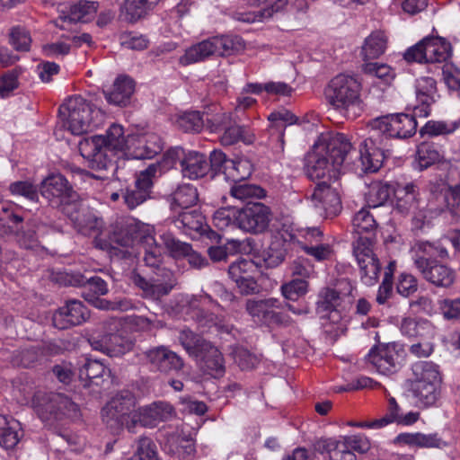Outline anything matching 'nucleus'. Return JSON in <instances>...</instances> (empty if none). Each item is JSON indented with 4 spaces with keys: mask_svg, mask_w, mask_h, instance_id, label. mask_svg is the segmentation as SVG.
I'll list each match as a JSON object with an SVG mask.
<instances>
[{
    "mask_svg": "<svg viewBox=\"0 0 460 460\" xmlns=\"http://www.w3.org/2000/svg\"><path fill=\"white\" fill-rule=\"evenodd\" d=\"M131 136L125 137L122 126L112 124L105 136L97 135L82 139L78 144L79 152L91 169L107 170L113 165L111 154L122 152L128 157V137Z\"/></svg>",
    "mask_w": 460,
    "mask_h": 460,
    "instance_id": "obj_5",
    "label": "nucleus"
},
{
    "mask_svg": "<svg viewBox=\"0 0 460 460\" xmlns=\"http://www.w3.org/2000/svg\"><path fill=\"white\" fill-rule=\"evenodd\" d=\"M89 318L87 308L78 300H69L57 310L52 317L53 325L65 330L74 325L81 324Z\"/></svg>",
    "mask_w": 460,
    "mask_h": 460,
    "instance_id": "obj_22",
    "label": "nucleus"
},
{
    "mask_svg": "<svg viewBox=\"0 0 460 460\" xmlns=\"http://www.w3.org/2000/svg\"><path fill=\"white\" fill-rule=\"evenodd\" d=\"M399 443L412 447L426 448L442 447L446 443L438 436V434H424L420 432L402 433L396 438Z\"/></svg>",
    "mask_w": 460,
    "mask_h": 460,
    "instance_id": "obj_35",
    "label": "nucleus"
},
{
    "mask_svg": "<svg viewBox=\"0 0 460 460\" xmlns=\"http://www.w3.org/2000/svg\"><path fill=\"white\" fill-rule=\"evenodd\" d=\"M352 146L341 133L322 134L308 155L306 175L311 180L338 179L341 172L351 168Z\"/></svg>",
    "mask_w": 460,
    "mask_h": 460,
    "instance_id": "obj_2",
    "label": "nucleus"
},
{
    "mask_svg": "<svg viewBox=\"0 0 460 460\" xmlns=\"http://www.w3.org/2000/svg\"><path fill=\"white\" fill-rule=\"evenodd\" d=\"M415 93L417 105L413 111L415 116L426 118L430 114V106L436 102V81L429 76L420 77L416 80Z\"/></svg>",
    "mask_w": 460,
    "mask_h": 460,
    "instance_id": "obj_24",
    "label": "nucleus"
},
{
    "mask_svg": "<svg viewBox=\"0 0 460 460\" xmlns=\"http://www.w3.org/2000/svg\"><path fill=\"white\" fill-rule=\"evenodd\" d=\"M181 168L184 177L197 180L208 172L209 163L203 154L197 151H187L181 162Z\"/></svg>",
    "mask_w": 460,
    "mask_h": 460,
    "instance_id": "obj_29",
    "label": "nucleus"
},
{
    "mask_svg": "<svg viewBox=\"0 0 460 460\" xmlns=\"http://www.w3.org/2000/svg\"><path fill=\"white\" fill-rule=\"evenodd\" d=\"M199 368L207 375L217 378L225 374V359L221 351L210 342L194 358Z\"/></svg>",
    "mask_w": 460,
    "mask_h": 460,
    "instance_id": "obj_25",
    "label": "nucleus"
},
{
    "mask_svg": "<svg viewBox=\"0 0 460 460\" xmlns=\"http://www.w3.org/2000/svg\"><path fill=\"white\" fill-rule=\"evenodd\" d=\"M165 447L169 453L182 460L188 459L195 452V447L192 439L178 435L170 436L167 438Z\"/></svg>",
    "mask_w": 460,
    "mask_h": 460,
    "instance_id": "obj_41",
    "label": "nucleus"
},
{
    "mask_svg": "<svg viewBox=\"0 0 460 460\" xmlns=\"http://www.w3.org/2000/svg\"><path fill=\"white\" fill-rule=\"evenodd\" d=\"M184 153L185 151L181 147L169 149L164 155L162 161L158 164H155L156 165V171L159 169L162 172L174 167L177 162H181Z\"/></svg>",
    "mask_w": 460,
    "mask_h": 460,
    "instance_id": "obj_61",
    "label": "nucleus"
},
{
    "mask_svg": "<svg viewBox=\"0 0 460 460\" xmlns=\"http://www.w3.org/2000/svg\"><path fill=\"white\" fill-rule=\"evenodd\" d=\"M244 47V41L240 36H214L188 48L180 58L179 62L182 66H189L202 62L214 55L229 56L243 50Z\"/></svg>",
    "mask_w": 460,
    "mask_h": 460,
    "instance_id": "obj_8",
    "label": "nucleus"
},
{
    "mask_svg": "<svg viewBox=\"0 0 460 460\" xmlns=\"http://www.w3.org/2000/svg\"><path fill=\"white\" fill-rule=\"evenodd\" d=\"M71 283L78 286L86 284L89 291L93 292V295L95 296L105 295L108 292L106 282L100 277H93L86 280H84L83 277H79Z\"/></svg>",
    "mask_w": 460,
    "mask_h": 460,
    "instance_id": "obj_63",
    "label": "nucleus"
},
{
    "mask_svg": "<svg viewBox=\"0 0 460 460\" xmlns=\"http://www.w3.org/2000/svg\"><path fill=\"white\" fill-rule=\"evenodd\" d=\"M394 208L401 214H408L417 208L418 190L413 183L398 185L394 189Z\"/></svg>",
    "mask_w": 460,
    "mask_h": 460,
    "instance_id": "obj_31",
    "label": "nucleus"
},
{
    "mask_svg": "<svg viewBox=\"0 0 460 460\" xmlns=\"http://www.w3.org/2000/svg\"><path fill=\"white\" fill-rule=\"evenodd\" d=\"M394 189L387 182L374 181L369 185L366 199L369 207L383 206L389 199Z\"/></svg>",
    "mask_w": 460,
    "mask_h": 460,
    "instance_id": "obj_42",
    "label": "nucleus"
},
{
    "mask_svg": "<svg viewBox=\"0 0 460 460\" xmlns=\"http://www.w3.org/2000/svg\"><path fill=\"white\" fill-rule=\"evenodd\" d=\"M33 405L42 420H48L50 415H58V413L71 419H77L80 415L77 404L59 394L38 393L34 396Z\"/></svg>",
    "mask_w": 460,
    "mask_h": 460,
    "instance_id": "obj_11",
    "label": "nucleus"
},
{
    "mask_svg": "<svg viewBox=\"0 0 460 460\" xmlns=\"http://www.w3.org/2000/svg\"><path fill=\"white\" fill-rule=\"evenodd\" d=\"M256 265L251 260L241 259L233 262L228 269V274L231 279L234 282L243 279V278H249L253 276L256 272Z\"/></svg>",
    "mask_w": 460,
    "mask_h": 460,
    "instance_id": "obj_50",
    "label": "nucleus"
},
{
    "mask_svg": "<svg viewBox=\"0 0 460 460\" xmlns=\"http://www.w3.org/2000/svg\"><path fill=\"white\" fill-rule=\"evenodd\" d=\"M159 0H126L124 5V17L127 21L134 22L151 10Z\"/></svg>",
    "mask_w": 460,
    "mask_h": 460,
    "instance_id": "obj_43",
    "label": "nucleus"
},
{
    "mask_svg": "<svg viewBox=\"0 0 460 460\" xmlns=\"http://www.w3.org/2000/svg\"><path fill=\"white\" fill-rule=\"evenodd\" d=\"M106 371V367L99 360L86 359L79 369V376L82 379L93 380L102 377Z\"/></svg>",
    "mask_w": 460,
    "mask_h": 460,
    "instance_id": "obj_56",
    "label": "nucleus"
},
{
    "mask_svg": "<svg viewBox=\"0 0 460 460\" xmlns=\"http://www.w3.org/2000/svg\"><path fill=\"white\" fill-rule=\"evenodd\" d=\"M443 78L449 90L460 89V68L453 63H446L443 66Z\"/></svg>",
    "mask_w": 460,
    "mask_h": 460,
    "instance_id": "obj_64",
    "label": "nucleus"
},
{
    "mask_svg": "<svg viewBox=\"0 0 460 460\" xmlns=\"http://www.w3.org/2000/svg\"><path fill=\"white\" fill-rule=\"evenodd\" d=\"M403 356L400 345L386 343L373 348L367 355V360L378 373L390 375L398 369Z\"/></svg>",
    "mask_w": 460,
    "mask_h": 460,
    "instance_id": "obj_15",
    "label": "nucleus"
},
{
    "mask_svg": "<svg viewBox=\"0 0 460 460\" xmlns=\"http://www.w3.org/2000/svg\"><path fill=\"white\" fill-rule=\"evenodd\" d=\"M59 116L72 134L81 135L96 128L102 114L83 97L74 96L60 106Z\"/></svg>",
    "mask_w": 460,
    "mask_h": 460,
    "instance_id": "obj_7",
    "label": "nucleus"
},
{
    "mask_svg": "<svg viewBox=\"0 0 460 460\" xmlns=\"http://www.w3.org/2000/svg\"><path fill=\"white\" fill-rule=\"evenodd\" d=\"M316 212L324 217L336 216L341 208L340 194L326 181L319 183L309 197Z\"/></svg>",
    "mask_w": 460,
    "mask_h": 460,
    "instance_id": "obj_19",
    "label": "nucleus"
},
{
    "mask_svg": "<svg viewBox=\"0 0 460 460\" xmlns=\"http://www.w3.org/2000/svg\"><path fill=\"white\" fill-rule=\"evenodd\" d=\"M163 149L161 137L153 132H139L128 137V157L152 159Z\"/></svg>",
    "mask_w": 460,
    "mask_h": 460,
    "instance_id": "obj_20",
    "label": "nucleus"
},
{
    "mask_svg": "<svg viewBox=\"0 0 460 460\" xmlns=\"http://www.w3.org/2000/svg\"><path fill=\"white\" fill-rule=\"evenodd\" d=\"M148 362L157 370L164 373L179 371L183 367L182 359L164 346L153 348L146 352Z\"/></svg>",
    "mask_w": 460,
    "mask_h": 460,
    "instance_id": "obj_27",
    "label": "nucleus"
},
{
    "mask_svg": "<svg viewBox=\"0 0 460 460\" xmlns=\"http://www.w3.org/2000/svg\"><path fill=\"white\" fill-rule=\"evenodd\" d=\"M416 158L420 169H425L439 161L440 155L432 144L421 143L419 145Z\"/></svg>",
    "mask_w": 460,
    "mask_h": 460,
    "instance_id": "obj_54",
    "label": "nucleus"
},
{
    "mask_svg": "<svg viewBox=\"0 0 460 460\" xmlns=\"http://www.w3.org/2000/svg\"><path fill=\"white\" fill-rule=\"evenodd\" d=\"M450 44L442 38H425L404 55L407 61L419 63L445 62L451 56Z\"/></svg>",
    "mask_w": 460,
    "mask_h": 460,
    "instance_id": "obj_10",
    "label": "nucleus"
},
{
    "mask_svg": "<svg viewBox=\"0 0 460 460\" xmlns=\"http://www.w3.org/2000/svg\"><path fill=\"white\" fill-rule=\"evenodd\" d=\"M179 341L190 357L195 358L209 342L195 334L193 332L183 329L179 334Z\"/></svg>",
    "mask_w": 460,
    "mask_h": 460,
    "instance_id": "obj_44",
    "label": "nucleus"
},
{
    "mask_svg": "<svg viewBox=\"0 0 460 460\" xmlns=\"http://www.w3.org/2000/svg\"><path fill=\"white\" fill-rule=\"evenodd\" d=\"M231 196L241 201H248L251 199H260L265 196L264 190L261 187L248 183L235 182L230 190Z\"/></svg>",
    "mask_w": 460,
    "mask_h": 460,
    "instance_id": "obj_47",
    "label": "nucleus"
},
{
    "mask_svg": "<svg viewBox=\"0 0 460 460\" xmlns=\"http://www.w3.org/2000/svg\"><path fill=\"white\" fill-rule=\"evenodd\" d=\"M459 127L456 121L429 120L420 130L421 136L437 137L455 132Z\"/></svg>",
    "mask_w": 460,
    "mask_h": 460,
    "instance_id": "obj_48",
    "label": "nucleus"
},
{
    "mask_svg": "<svg viewBox=\"0 0 460 460\" xmlns=\"http://www.w3.org/2000/svg\"><path fill=\"white\" fill-rule=\"evenodd\" d=\"M9 190L13 195L22 196L31 201H37L39 198L38 188L28 181L11 183Z\"/></svg>",
    "mask_w": 460,
    "mask_h": 460,
    "instance_id": "obj_57",
    "label": "nucleus"
},
{
    "mask_svg": "<svg viewBox=\"0 0 460 460\" xmlns=\"http://www.w3.org/2000/svg\"><path fill=\"white\" fill-rule=\"evenodd\" d=\"M307 8L305 0H277L272 5L259 12L238 9L231 13L232 19L243 23L262 22L271 18L274 13L285 11L289 13L305 12Z\"/></svg>",
    "mask_w": 460,
    "mask_h": 460,
    "instance_id": "obj_13",
    "label": "nucleus"
},
{
    "mask_svg": "<svg viewBox=\"0 0 460 460\" xmlns=\"http://www.w3.org/2000/svg\"><path fill=\"white\" fill-rule=\"evenodd\" d=\"M317 449L326 453L330 460H357L354 453L342 444L333 438H324L317 442Z\"/></svg>",
    "mask_w": 460,
    "mask_h": 460,
    "instance_id": "obj_36",
    "label": "nucleus"
},
{
    "mask_svg": "<svg viewBox=\"0 0 460 460\" xmlns=\"http://www.w3.org/2000/svg\"><path fill=\"white\" fill-rule=\"evenodd\" d=\"M175 124L185 132H199L204 119L199 111H186L177 115Z\"/></svg>",
    "mask_w": 460,
    "mask_h": 460,
    "instance_id": "obj_46",
    "label": "nucleus"
},
{
    "mask_svg": "<svg viewBox=\"0 0 460 460\" xmlns=\"http://www.w3.org/2000/svg\"><path fill=\"white\" fill-rule=\"evenodd\" d=\"M177 228L184 234L193 236L196 234H204L208 230L205 217L197 210L184 211L174 220Z\"/></svg>",
    "mask_w": 460,
    "mask_h": 460,
    "instance_id": "obj_30",
    "label": "nucleus"
},
{
    "mask_svg": "<svg viewBox=\"0 0 460 460\" xmlns=\"http://www.w3.org/2000/svg\"><path fill=\"white\" fill-rule=\"evenodd\" d=\"M286 257L284 243L279 239L273 241L265 252L264 261L268 267L274 268L279 265Z\"/></svg>",
    "mask_w": 460,
    "mask_h": 460,
    "instance_id": "obj_55",
    "label": "nucleus"
},
{
    "mask_svg": "<svg viewBox=\"0 0 460 460\" xmlns=\"http://www.w3.org/2000/svg\"><path fill=\"white\" fill-rule=\"evenodd\" d=\"M362 70L366 75L379 79L385 84H390L395 77L394 70L384 63L366 62L362 66Z\"/></svg>",
    "mask_w": 460,
    "mask_h": 460,
    "instance_id": "obj_45",
    "label": "nucleus"
},
{
    "mask_svg": "<svg viewBox=\"0 0 460 460\" xmlns=\"http://www.w3.org/2000/svg\"><path fill=\"white\" fill-rule=\"evenodd\" d=\"M330 105L343 117L353 119L361 111L360 84L350 75H338L325 89Z\"/></svg>",
    "mask_w": 460,
    "mask_h": 460,
    "instance_id": "obj_6",
    "label": "nucleus"
},
{
    "mask_svg": "<svg viewBox=\"0 0 460 460\" xmlns=\"http://www.w3.org/2000/svg\"><path fill=\"white\" fill-rule=\"evenodd\" d=\"M369 127L370 135L360 143L359 158L355 164L356 169H360L363 172H374L382 166L384 161L382 147L385 139L411 137L416 132L417 121L415 115L391 114L373 119Z\"/></svg>",
    "mask_w": 460,
    "mask_h": 460,
    "instance_id": "obj_1",
    "label": "nucleus"
},
{
    "mask_svg": "<svg viewBox=\"0 0 460 460\" xmlns=\"http://www.w3.org/2000/svg\"><path fill=\"white\" fill-rule=\"evenodd\" d=\"M439 385H410V392L418 407L428 408L435 404L438 398Z\"/></svg>",
    "mask_w": 460,
    "mask_h": 460,
    "instance_id": "obj_37",
    "label": "nucleus"
},
{
    "mask_svg": "<svg viewBox=\"0 0 460 460\" xmlns=\"http://www.w3.org/2000/svg\"><path fill=\"white\" fill-rule=\"evenodd\" d=\"M22 437L21 424L16 420H8L0 414V446L5 449L13 448Z\"/></svg>",
    "mask_w": 460,
    "mask_h": 460,
    "instance_id": "obj_34",
    "label": "nucleus"
},
{
    "mask_svg": "<svg viewBox=\"0 0 460 460\" xmlns=\"http://www.w3.org/2000/svg\"><path fill=\"white\" fill-rule=\"evenodd\" d=\"M413 377L410 385H440L441 376L438 367L432 362L420 361L412 366Z\"/></svg>",
    "mask_w": 460,
    "mask_h": 460,
    "instance_id": "obj_33",
    "label": "nucleus"
},
{
    "mask_svg": "<svg viewBox=\"0 0 460 460\" xmlns=\"http://www.w3.org/2000/svg\"><path fill=\"white\" fill-rule=\"evenodd\" d=\"M172 414V408L170 404L163 402H154L137 409L131 415V420L125 422V428L129 432H136L137 426L153 428L159 422L167 420Z\"/></svg>",
    "mask_w": 460,
    "mask_h": 460,
    "instance_id": "obj_17",
    "label": "nucleus"
},
{
    "mask_svg": "<svg viewBox=\"0 0 460 460\" xmlns=\"http://www.w3.org/2000/svg\"><path fill=\"white\" fill-rule=\"evenodd\" d=\"M10 44L18 51H28L31 43V38L25 29L14 27L10 32Z\"/></svg>",
    "mask_w": 460,
    "mask_h": 460,
    "instance_id": "obj_58",
    "label": "nucleus"
},
{
    "mask_svg": "<svg viewBox=\"0 0 460 460\" xmlns=\"http://www.w3.org/2000/svg\"><path fill=\"white\" fill-rule=\"evenodd\" d=\"M371 237H358L354 243L353 253L360 270V278L367 286L376 283L381 266L373 252Z\"/></svg>",
    "mask_w": 460,
    "mask_h": 460,
    "instance_id": "obj_12",
    "label": "nucleus"
},
{
    "mask_svg": "<svg viewBox=\"0 0 460 460\" xmlns=\"http://www.w3.org/2000/svg\"><path fill=\"white\" fill-rule=\"evenodd\" d=\"M240 247V243L236 240H231L226 246H211L208 250V254L213 261H221L227 258L229 253L235 252Z\"/></svg>",
    "mask_w": 460,
    "mask_h": 460,
    "instance_id": "obj_62",
    "label": "nucleus"
},
{
    "mask_svg": "<svg viewBox=\"0 0 460 460\" xmlns=\"http://www.w3.org/2000/svg\"><path fill=\"white\" fill-rule=\"evenodd\" d=\"M40 193L52 206H61L63 213L79 232L89 234L99 227L100 221L77 201V194L63 175L46 178L41 182Z\"/></svg>",
    "mask_w": 460,
    "mask_h": 460,
    "instance_id": "obj_4",
    "label": "nucleus"
},
{
    "mask_svg": "<svg viewBox=\"0 0 460 460\" xmlns=\"http://www.w3.org/2000/svg\"><path fill=\"white\" fill-rule=\"evenodd\" d=\"M352 226L356 234L359 237H371L372 244L374 243V235L376 229V222L370 212L362 208L353 217Z\"/></svg>",
    "mask_w": 460,
    "mask_h": 460,
    "instance_id": "obj_40",
    "label": "nucleus"
},
{
    "mask_svg": "<svg viewBox=\"0 0 460 460\" xmlns=\"http://www.w3.org/2000/svg\"><path fill=\"white\" fill-rule=\"evenodd\" d=\"M402 412L401 408L394 397L388 400V407L385 415L378 420L372 421L368 426L372 429H378L385 427L390 423H399Z\"/></svg>",
    "mask_w": 460,
    "mask_h": 460,
    "instance_id": "obj_52",
    "label": "nucleus"
},
{
    "mask_svg": "<svg viewBox=\"0 0 460 460\" xmlns=\"http://www.w3.org/2000/svg\"><path fill=\"white\" fill-rule=\"evenodd\" d=\"M279 307V301L276 298L263 300L249 299L246 302V311L255 323L264 324H283L290 323L288 316L275 310Z\"/></svg>",
    "mask_w": 460,
    "mask_h": 460,
    "instance_id": "obj_18",
    "label": "nucleus"
},
{
    "mask_svg": "<svg viewBox=\"0 0 460 460\" xmlns=\"http://www.w3.org/2000/svg\"><path fill=\"white\" fill-rule=\"evenodd\" d=\"M134 283L143 291L144 297L157 300L169 294L175 285V279L170 270H165L163 281L160 279L149 280L140 275H136Z\"/></svg>",
    "mask_w": 460,
    "mask_h": 460,
    "instance_id": "obj_26",
    "label": "nucleus"
},
{
    "mask_svg": "<svg viewBox=\"0 0 460 460\" xmlns=\"http://www.w3.org/2000/svg\"><path fill=\"white\" fill-rule=\"evenodd\" d=\"M243 133L244 128L243 127L235 125L233 122L222 131V135L220 136V142L224 146L234 145L239 140H243L247 144L252 143L253 140V137H245Z\"/></svg>",
    "mask_w": 460,
    "mask_h": 460,
    "instance_id": "obj_53",
    "label": "nucleus"
},
{
    "mask_svg": "<svg viewBox=\"0 0 460 460\" xmlns=\"http://www.w3.org/2000/svg\"><path fill=\"white\" fill-rule=\"evenodd\" d=\"M387 39L383 31H374L366 40L362 46V55L365 60L374 59L385 53Z\"/></svg>",
    "mask_w": 460,
    "mask_h": 460,
    "instance_id": "obj_39",
    "label": "nucleus"
},
{
    "mask_svg": "<svg viewBox=\"0 0 460 460\" xmlns=\"http://www.w3.org/2000/svg\"><path fill=\"white\" fill-rule=\"evenodd\" d=\"M252 164L245 157H235L227 162L224 175L226 180L234 182L242 181L252 174Z\"/></svg>",
    "mask_w": 460,
    "mask_h": 460,
    "instance_id": "obj_38",
    "label": "nucleus"
},
{
    "mask_svg": "<svg viewBox=\"0 0 460 460\" xmlns=\"http://www.w3.org/2000/svg\"><path fill=\"white\" fill-rule=\"evenodd\" d=\"M133 456L140 460H158L155 444L148 438H140Z\"/></svg>",
    "mask_w": 460,
    "mask_h": 460,
    "instance_id": "obj_60",
    "label": "nucleus"
},
{
    "mask_svg": "<svg viewBox=\"0 0 460 460\" xmlns=\"http://www.w3.org/2000/svg\"><path fill=\"white\" fill-rule=\"evenodd\" d=\"M173 203L178 207L187 208L198 201L197 189L190 184H183L178 187L172 196Z\"/></svg>",
    "mask_w": 460,
    "mask_h": 460,
    "instance_id": "obj_49",
    "label": "nucleus"
},
{
    "mask_svg": "<svg viewBox=\"0 0 460 460\" xmlns=\"http://www.w3.org/2000/svg\"><path fill=\"white\" fill-rule=\"evenodd\" d=\"M156 174V165L150 164L137 176L133 189H128L123 193V199L127 206L133 209L142 204L149 197L153 184V177Z\"/></svg>",
    "mask_w": 460,
    "mask_h": 460,
    "instance_id": "obj_23",
    "label": "nucleus"
},
{
    "mask_svg": "<svg viewBox=\"0 0 460 460\" xmlns=\"http://www.w3.org/2000/svg\"><path fill=\"white\" fill-rule=\"evenodd\" d=\"M97 10V2L80 0L71 4L67 10L66 6H64L60 10L59 18L64 22H88L95 17Z\"/></svg>",
    "mask_w": 460,
    "mask_h": 460,
    "instance_id": "obj_28",
    "label": "nucleus"
},
{
    "mask_svg": "<svg viewBox=\"0 0 460 460\" xmlns=\"http://www.w3.org/2000/svg\"><path fill=\"white\" fill-rule=\"evenodd\" d=\"M136 398L129 391H121L114 395L102 409L103 421L111 428L125 427L127 420H131V415L136 412Z\"/></svg>",
    "mask_w": 460,
    "mask_h": 460,
    "instance_id": "obj_14",
    "label": "nucleus"
},
{
    "mask_svg": "<svg viewBox=\"0 0 460 460\" xmlns=\"http://www.w3.org/2000/svg\"><path fill=\"white\" fill-rule=\"evenodd\" d=\"M414 263L424 279L436 287L447 288L455 281V271L446 265L430 262L423 256H417Z\"/></svg>",
    "mask_w": 460,
    "mask_h": 460,
    "instance_id": "obj_21",
    "label": "nucleus"
},
{
    "mask_svg": "<svg viewBox=\"0 0 460 460\" xmlns=\"http://www.w3.org/2000/svg\"><path fill=\"white\" fill-rule=\"evenodd\" d=\"M134 92L132 79L128 76H119L111 91H104L105 98L111 104L125 106Z\"/></svg>",
    "mask_w": 460,
    "mask_h": 460,
    "instance_id": "obj_32",
    "label": "nucleus"
},
{
    "mask_svg": "<svg viewBox=\"0 0 460 460\" xmlns=\"http://www.w3.org/2000/svg\"><path fill=\"white\" fill-rule=\"evenodd\" d=\"M110 247L118 251L123 257L137 256L136 246L144 249V261L149 267H159L164 249L155 238V228L135 218H120L112 226L110 232Z\"/></svg>",
    "mask_w": 460,
    "mask_h": 460,
    "instance_id": "obj_3",
    "label": "nucleus"
},
{
    "mask_svg": "<svg viewBox=\"0 0 460 460\" xmlns=\"http://www.w3.org/2000/svg\"><path fill=\"white\" fill-rule=\"evenodd\" d=\"M271 218L270 210L261 202H248V204L240 209L234 222L238 227L250 233H261L270 224Z\"/></svg>",
    "mask_w": 460,
    "mask_h": 460,
    "instance_id": "obj_16",
    "label": "nucleus"
},
{
    "mask_svg": "<svg viewBox=\"0 0 460 460\" xmlns=\"http://www.w3.org/2000/svg\"><path fill=\"white\" fill-rule=\"evenodd\" d=\"M164 248L173 258L186 257L190 253L191 246L184 242L175 239L172 234L165 233L161 235Z\"/></svg>",
    "mask_w": 460,
    "mask_h": 460,
    "instance_id": "obj_51",
    "label": "nucleus"
},
{
    "mask_svg": "<svg viewBox=\"0 0 460 460\" xmlns=\"http://www.w3.org/2000/svg\"><path fill=\"white\" fill-rule=\"evenodd\" d=\"M121 319L110 318L102 323L100 333L93 334L89 339L92 348L111 357H118L129 351L131 342L122 334Z\"/></svg>",
    "mask_w": 460,
    "mask_h": 460,
    "instance_id": "obj_9",
    "label": "nucleus"
},
{
    "mask_svg": "<svg viewBox=\"0 0 460 460\" xmlns=\"http://www.w3.org/2000/svg\"><path fill=\"white\" fill-rule=\"evenodd\" d=\"M282 295L289 300H296L307 292V282L305 279H293L282 285Z\"/></svg>",
    "mask_w": 460,
    "mask_h": 460,
    "instance_id": "obj_59",
    "label": "nucleus"
}]
</instances>
